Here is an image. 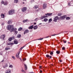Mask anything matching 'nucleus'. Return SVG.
Returning <instances> with one entry per match:
<instances>
[{"instance_id":"12","label":"nucleus","mask_w":73,"mask_h":73,"mask_svg":"<svg viewBox=\"0 0 73 73\" xmlns=\"http://www.w3.org/2000/svg\"><path fill=\"white\" fill-rule=\"evenodd\" d=\"M11 70L9 69L5 71V73H11Z\"/></svg>"},{"instance_id":"28","label":"nucleus","mask_w":73,"mask_h":73,"mask_svg":"<svg viewBox=\"0 0 73 73\" xmlns=\"http://www.w3.org/2000/svg\"><path fill=\"white\" fill-rule=\"evenodd\" d=\"M22 29H23V28H19L18 29V30L19 31H22Z\"/></svg>"},{"instance_id":"43","label":"nucleus","mask_w":73,"mask_h":73,"mask_svg":"<svg viewBox=\"0 0 73 73\" xmlns=\"http://www.w3.org/2000/svg\"><path fill=\"white\" fill-rule=\"evenodd\" d=\"M38 19V18H37L35 19L34 21H37V19Z\"/></svg>"},{"instance_id":"45","label":"nucleus","mask_w":73,"mask_h":73,"mask_svg":"<svg viewBox=\"0 0 73 73\" xmlns=\"http://www.w3.org/2000/svg\"><path fill=\"white\" fill-rule=\"evenodd\" d=\"M8 64H6L5 65V66L6 67H8Z\"/></svg>"},{"instance_id":"40","label":"nucleus","mask_w":73,"mask_h":73,"mask_svg":"<svg viewBox=\"0 0 73 73\" xmlns=\"http://www.w3.org/2000/svg\"><path fill=\"white\" fill-rule=\"evenodd\" d=\"M63 42L64 43H66V41H65L64 40H63Z\"/></svg>"},{"instance_id":"4","label":"nucleus","mask_w":73,"mask_h":73,"mask_svg":"<svg viewBox=\"0 0 73 73\" xmlns=\"http://www.w3.org/2000/svg\"><path fill=\"white\" fill-rule=\"evenodd\" d=\"M47 4L46 2H44L43 5V9H45L47 7Z\"/></svg>"},{"instance_id":"8","label":"nucleus","mask_w":73,"mask_h":73,"mask_svg":"<svg viewBox=\"0 0 73 73\" xmlns=\"http://www.w3.org/2000/svg\"><path fill=\"white\" fill-rule=\"evenodd\" d=\"M1 4H2L3 3L4 5H7V4H8V3H7V1L4 2V1H1Z\"/></svg>"},{"instance_id":"15","label":"nucleus","mask_w":73,"mask_h":73,"mask_svg":"<svg viewBox=\"0 0 73 73\" xmlns=\"http://www.w3.org/2000/svg\"><path fill=\"white\" fill-rule=\"evenodd\" d=\"M8 23L9 24H12V20H9L8 22Z\"/></svg>"},{"instance_id":"42","label":"nucleus","mask_w":73,"mask_h":73,"mask_svg":"<svg viewBox=\"0 0 73 73\" xmlns=\"http://www.w3.org/2000/svg\"><path fill=\"white\" fill-rule=\"evenodd\" d=\"M30 28H33V25H32L30 27Z\"/></svg>"},{"instance_id":"23","label":"nucleus","mask_w":73,"mask_h":73,"mask_svg":"<svg viewBox=\"0 0 73 73\" xmlns=\"http://www.w3.org/2000/svg\"><path fill=\"white\" fill-rule=\"evenodd\" d=\"M66 20H70V17H66Z\"/></svg>"},{"instance_id":"47","label":"nucleus","mask_w":73,"mask_h":73,"mask_svg":"<svg viewBox=\"0 0 73 73\" xmlns=\"http://www.w3.org/2000/svg\"><path fill=\"white\" fill-rule=\"evenodd\" d=\"M35 28H37V25H36L35 26Z\"/></svg>"},{"instance_id":"39","label":"nucleus","mask_w":73,"mask_h":73,"mask_svg":"<svg viewBox=\"0 0 73 73\" xmlns=\"http://www.w3.org/2000/svg\"><path fill=\"white\" fill-rule=\"evenodd\" d=\"M24 46L23 47H21L20 48V50H21V49H22L23 48H24Z\"/></svg>"},{"instance_id":"21","label":"nucleus","mask_w":73,"mask_h":73,"mask_svg":"<svg viewBox=\"0 0 73 73\" xmlns=\"http://www.w3.org/2000/svg\"><path fill=\"white\" fill-rule=\"evenodd\" d=\"M28 21V19L24 20L23 21V23H27Z\"/></svg>"},{"instance_id":"30","label":"nucleus","mask_w":73,"mask_h":73,"mask_svg":"<svg viewBox=\"0 0 73 73\" xmlns=\"http://www.w3.org/2000/svg\"><path fill=\"white\" fill-rule=\"evenodd\" d=\"M9 68H13V65H10L9 66Z\"/></svg>"},{"instance_id":"60","label":"nucleus","mask_w":73,"mask_h":73,"mask_svg":"<svg viewBox=\"0 0 73 73\" xmlns=\"http://www.w3.org/2000/svg\"><path fill=\"white\" fill-rule=\"evenodd\" d=\"M37 11H38V10H37Z\"/></svg>"},{"instance_id":"53","label":"nucleus","mask_w":73,"mask_h":73,"mask_svg":"<svg viewBox=\"0 0 73 73\" xmlns=\"http://www.w3.org/2000/svg\"><path fill=\"white\" fill-rule=\"evenodd\" d=\"M68 5H70V3H68Z\"/></svg>"},{"instance_id":"37","label":"nucleus","mask_w":73,"mask_h":73,"mask_svg":"<svg viewBox=\"0 0 73 73\" xmlns=\"http://www.w3.org/2000/svg\"><path fill=\"white\" fill-rule=\"evenodd\" d=\"M12 58H13V59H14V60H15V56H12Z\"/></svg>"},{"instance_id":"44","label":"nucleus","mask_w":73,"mask_h":73,"mask_svg":"<svg viewBox=\"0 0 73 73\" xmlns=\"http://www.w3.org/2000/svg\"><path fill=\"white\" fill-rule=\"evenodd\" d=\"M29 29H32L33 28H29Z\"/></svg>"},{"instance_id":"59","label":"nucleus","mask_w":73,"mask_h":73,"mask_svg":"<svg viewBox=\"0 0 73 73\" xmlns=\"http://www.w3.org/2000/svg\"><path fill=\"white\" fill-rule=\"evenodd\" d=\"M68 44H70V42H68Z\"/></svg>"},{"instance_id":"1","label":"nucleus","mask_w":73,"mask_h":73,"mask_svg":"<svg viewBox=\"0 0 73 73\" xmlns=\"http://www.w3.org/2000/svg\"><path fill=\"white\" fill-rule=\"evenodd\" d=\"M8 30L10 31V32H15V35H17V31H16L17 30V29H16L15 28H7Z\"/></svg>"},{"instance_id":"7","label":"nucleus","mask_w":73,"mask_h":73,"mask_svg":"<svg viewBox=\"0 0 73 73\" xmlns=\"http://www.w3.org/2000/svg\"><path fill=\"white\" fill-rule=\"evenodd\" d=\"M57 20H58V17H56L54 19L53 21H55V22H56Z\"/></svg>"},{"instance_id":"32","label":"nucleus","mask_w":73,"mask_h":73,"mask_svg":"<svg viewBox=\"0 0 73 73\" xmlns=\"http://www.w3.org/2000/svg\"><path fill=\"white\" fill-rule=\"evenodd\" d=\"M42 39H43V38H40L38 39L37 40H42Z\"/></svg>"},{"instance_id":"61","label":"nucleus","mask_w":73,"mask_h":73,"mask_svg":"<svg viewBox=\"0 0 73 73\" xmlns=\"http://www.w3.org/2000/svg\"><path fill=\"white\" fill-rule=\"evenodd\" d=\"M52 66H53V64H52Z\"/></svg>"},{"instance_id":"55","label":"nucleus","mask_w":73,"mask_h":73,"mask_svg":"<svg viewBox=\"0 0 73 73\" xmlns=\"http://www.w3.org/2000/svg\"><path fill=\"white\" fill-rule=\"evenodd\" d=\"M2 62H4V60H3L2 61Z\"/></svg>"},{"instance_id":"6","label":"nucleus","mask_w":73,"mask_h":73,"mask_svg":"<svg viewBox=\"0 0 73 73\" xmlns=\"http://www.w3.org/2000/svg\"><path fill=\"white\" fill-rule=\"evenodd\" d=\"M13 39H15V37L12 36L11 37L9 38L8 40L9 41H11V40H13Z\"/></svg>"},{"instance_id":"19","label":"nucleus","mask_w":73,"mask_h":73,"mask_svg":"<svg viewBox=\"0 0 73 73\" xmlns=\"http://www.w3.org/2000/svg\"><path fill=\"white\" fill-rule=\"evenodd\" d=\"M46 57H47L48 58V57H50V58H52V56H49V55L48 54H47L46 55Z\"/></svg>"},{"instance_id":"18","label":"nucleus","mask_w":73,"mask_h":73,"mask_svg":"<svg viewBox=\"0 0 73 73\" xmlns=\"http://www.w3.org/2000/svg\"><path fill=\"white\" fill-rule=\"evenodd\" d=\"M20 51H19V52L18 53V54H17L16 55V57H17V58H19V54H20Z\"/></svg>"},{"instance_id":"54","label":"nucleus","mask_w":73,"mask_h":73,"mask_svg":"<svg viewBox=\"0 0 73 73\" xmlns=\"http://www.w3.org/2000/svg\"><path fill=\"white\" fill-rule=\"evenodd\" d=\"M41 67H42L41 66H40L39 67V68H41Z\"/></svg>"},{"instance_id":"31","label":"nucleus","mask_w":73,"mask_h":73,"mask_svg":"<svg viewBox=\"0 0 73 73\" xmlns=\"http://www.w3.org/2000/svg\"><path fill=\"white\" fill-rule=\"evenodd\" d=\"M60 34V33L58 34H54L53 35H52L51 36H56V35H59V34Z\"/></svg>"},{"instance_id":"62","label":"nucleus","mask_w":73,"mask_h":73,"mask_svg":"<svg viewBox=\"0 0 73 73\" xmlns=\"http://www.w3.org/2000/svg\"><path fill=\"white\" fill-rule=\"evenodd\" d=\"M2 25H3V24H2Z\"/></svg>"},{"instance_id":"24","label":"nucleus","mask_w":73,"mask_h":73,"mask_svg":"<svg viewBox=\"0 0 73 73\" xmlns=\"http://www.w3.org/2000/svg\"><path fill=\"white\" fill-rule=\"evenodd\" d=\"M21 71L22 72V73H26L25 71V70H23V69H22V70H21Z\"/></svg>"},{"instance_id":"29","label":"nucleus","mask_w":73,"mask_h":73,"mask_svg":"<svg viewBox=\"0 0 73 73\" xmlns=\"http://www.w3.org/2000/svg\"><path fill=\"white\" fill-rule=\"evenodd\" d=\"M24 65L25 69V70H27V65L26 64H24Z\"/></svg>"},{"instance_id":"25","label":"nucleus","mask_w":73,"mask_h":73,"mask_svg":"<svg viewBox=\"0 0 73 73\" xmlns=\"http://www.w3.org/2000/svg\"><path fill=\"white\" fill-rule=\"evenodd\" d=\"M37 8H38V7L37 5L34 6V8L35 9H37Z\"/></svg>"},{"instance_id":"10","label":"nucleus","mask_w":73,"mask_h":73,"mask_svg":"<svg viewBox=\"0 0 73 73\" xmlns=\"http://www.w3.org/2000/svg\"><path fill=\"white\" fill-rule=\"evenodd\" d=\"M5 35H3L1 36L0 37L1 38H2L3 39H4L5 38Z\"/></svg>"},{"instance_id":"9","label":"nucleus","mask_w":73,"mask_h":73,"mask_svg":"<svg viewBox=\"0 0 73 73\" xmlns=\"http://www.w3.org/2000/svg\"><path fill=\"white\" fill-rule=\"evenodd\" d=\"M14 26L13 25H9L7 26V28H13Z\"/></svg>"},{"instance_id":"49","label":"nucleus","mask_w":73,"mask_h":73,"mask_svg":"<svg viewBox=\"0 0 73 73\" xmlns=\"http://www.w3.org/2000/svg\"><path fill=\"white\" fill-rule=\"evenodd\" d=\"M42 70H40V73H42Z\"/></svg>"},{"instance_id":"3","label":"nucleus","mask_w":73,"mask_h":73,"mask_svg":"<svg viewBox=\"0 0 73 73\" xmlns=\"http://www.w3.org/2000/svg\"><path fill=\"white\" fill-rule=\"evenodd\" d=\"M15 12V10H10L9 12V15H13L14 14Z\"/></svg>"},{"instance_id":"27","label":"nucleus","mask_w":73,"mask_h":73,"mask_svg":"<svg viewBox=\"0 0 73 73\" xmlns=\"http://www.w3.org/2000/svg\"><path fill=\"white\" fill-rule=\"evenodd\" d=\"M56 53L57 54H60V51H56Z\"/></svg>"},{"instance_id":"48","label":"nucleus","mask_w":73,"mask_h":73,"mask_svg":"<svg viewBox=\"0 0 73 73\" xmlns=\"http://www.w3.org/2000/svg\"><path fill=\"white\" fill-rule=\"evenodd\" d=\"M34 25H36V23H34Z\"/></svg>"},{"instance_id":"57","label":"nucleus","mask_w":73,"mask_h":73,"mask_svg":"<svg viewBox=\"0 0 73 73\" xmlns=\"http://www.w3.org/2000/svg\"><path fill=\"white\" fill-rule=\"evenodd\" d=\"M23 0V1H26V0Z\"/></svg>"},{"instance_id":"38","label":"nucleus","mask_w":73,"mask_h":73,"mask_svg":"<svg viewBox=\"0 0 73 73\" xmlns=\"http://www.w3.org/2000/svg\"><path fill=\"white\" fill-rule=\"evenodd\" d=\"M61 15H62V13H59L58 14V16H61Z\"/></svg>"},{"instance_id":"58","label":"nucleus","mask_w":73,"mask_h":73,"mask_svg":"<svg viewBox=\"0 0 73 73\" xmlns=\"http://www.w3.org/2000/svg\"><path fill=\"white\" fill-rule=\"evenodd\" d=\"M23 4H24V2H23Z\"/></svg>"},{"instance_id":"63","label":"nucleus","mask_w":73,"mask_h":73,"mask_svg":"<svg viewBox=\"0 0 73 73\" xmlns=\"http://www.w3.org/2000/svg\"><path fill=\"white\" fill-rule=\"evenodd\" d=\"M20 60H21V59H20Z\"/></svg>"},{"instance_id":"52","label":"nucleus","mask_w":73,"mask_h":73,"mask_svg":"<svg viewBox=\"0 0 73 73\" xmlns=\"http://www.w3.org/2000/svg\"><path fill=\"white\" fill-rule=\"evenodd\" d=\"M59 61L60 62H62V60H59Z\"/></svg>"},{"instance_id":"33","label":"nucleus","mask_w":73,"mask_h":73,"mask_svg":"<svg viewBox=\"0 0 73 73\" xmlns=\"http://www.w3.org/2000/svg\"><path fill=\"white\" fill-rule=\"evenodd\" d=\"M10 49V48H5V50H9Z\"/></svg>"},{"instance_id":"36","label":"nucleus","mask_w":73,"mask_h":73,"mask_svg":"<svg viewBox=\"0 0 73 73\" xmlns=\"http://www.w3.org/2000/svg\"><path fill=\"white\" fill-rule=\"evenodd\" d=\"M52 21V19H50L49 20V22H51V21Z\"/></svg>"},{"instance_id":"41","label":"nucleus","mask_w":73,"mask_h":73,"mask_svg":"<svg viewBox=\"0 0 73 73\" xmlns=\"http://www.w3.org/2000/svg\"><path fill=\"white\" fill-rule=\"evenodd\" d=\"M25 60H26V59L23 58V61H25Z\"/></svg>"},{"instance_id":"26","label":"nucleus","mask_w":73,"mask_h":73,"mask_svg":"<svg viewBox=\"0 0 73 73\" xmlns=\"http://www.w3.org/2000/svg\"><path fill=\"white\" fill-rule=\"evenodd\" d=\"M44 21H45V22H46L47 21H48V19L46 18H45L44 19Z\"/></svg>"},{"instance_id":"2","label":"nucleus","mask_w":73,"mask_h":73,"mask_svg":"<svg viewBox=\"0 0 73 73\" xmlns=\"http://www.w3.org/2000/svg\"><path fill=\"white\" fill-rule=\"evenodd\" d=\"M52 15V13L45 14V15H46V16L45 15L41 17V19H44V18H46V17H48H48Z\"/></svg>"},{"instance_id":"56","label":"nucleus","mask_w":73,"mask_h":73,"mask_svg":"<svg viewBox=\"0 0 73 73\" xmlns=\"http://www.w3.org/2000/svg\"><path fill=\"white\" fill-rule=\"evenodd\" d=\"M41 24H42V23H41L39 24V25H40Z\"/></svg>"},{"instance_id":"34","label":"nucleus","mask_w":73,"mask_h":73,"mask_svg":"<svg viewBox=\"0 0 73 73\" xmlns=\"http://www.w3.org/2000/svg\"><path fill=\"white\" fill-rule=\"evenodd\" d=\"M65 47H62V50H65Z\"/></svg>"},{"instance_id":"50","label":"nucleus","mask_w":73,"mask_h":73,"mask_svg":"<svg viewBox=\"0 0 73 73\" xmlns=\"http://www.w3.org/2000/svg\"><path fill=\"white\" fill-rule=\"evenodd\" d=\"M6 67L5 66H3V68H5Z\"/></svg>"},{"instance_id":"17","label":"nucleus","mask_w":73,"mask_h":73,"mask_svg":"<svg viewBox=\"0 0 73 73\" xmlns=\"http://www.w3.org/2000/svg\"><path fill=\"white\" fill-rule=\"evenodd\" d=\"M5 17V15L3 14H1V18H4Z\"/></svg>"},{"instance_id":"11","label":"nucleus","mask_w":73,"mask_h":73,"mask_svg":"<svg viewBox=\"0 0 73 73\" xmlns=\"http://www.w3.org/2000/svg\"><path fill=\"white\" fill-rule=\"evenodd\" d=\"M66 17V15H64L62 17H60V18L62 20H64V19H65V18Z\"/></svg>"},{"instance_id":"20","label":"nucleus","mask_w":73,"mask_h":73,"mask_svg":"<svg viewBox=\"0 0 73 73\" xmlns=\"http://www.w3.org/2000/svg\"><path fill=\"white\" fill-rule=\"evenodd\" d=\"M21 36L20 34H18L17 36V37L18 38H20Z\"/></svg>"},{"instance_id":"46","label":"nucleus","mask_w":73,"mask_h":73,"mask_svg":"<svg viewBox=\"0 0 73 73\" xmlns=\"http://www.w3.org/2000/svg\"><path fill=\"white\" fill-rule=\"evenodd\" d=\"M37 29V28H34V29Z\"/></svg>"},{"instance_id":"51","label":"nucleus","mask_w":73,"mask_h":73,"mask_svg":"<svg viewBox=\"0 0 73 73\" xmlns=\"http://www.w3.org/2000/svg\"><path fill=\"white\" fill-rule=\"evenodd\" d=\"M48 37H49V36H48L46 37V38H48Z\"/></svg>"},{"instance_id":"5","label":"nucleus","mask_w":73,"mask_h":73,"mask_svg":"<svg viewBox=\"0 0 73 73\" xmlns=\"http://www.w3.org/2000/svg\"><path fill=\"white\" fill-rule=\"evenodd\" d=\"M27 10V9L26 7H23L22 9V11L23 12H25L26 10Z\"/></svg>"},{"instance_id":"14","label":"nucleus","mask_w":73,"mask_h":73,"mask_svg":"<svg viewBox=\"0 0 73 73\" xmlns=\"http://www.w3.org/2000/svg\"><path fill=\"white\" fill-rule=\"evenodd\" d=\"M29 32V30H25V31H24V34H25L26 33H28Z\"/></svg>"},{"instance_id":"35","label":"nucleus","mask_w":73,"mask_h":73,"mask_svg":"<svg viewBox=\"0 0 73 73\" xmlns=\"http://www.w3.org/2000/svg\"><path fill=\"white\" fill-rule=\"evenodd\" d=\"M50 54L51 55H52V54H53V52H50Z\"/></svg>"},{"instance_id":"13","label":"nucleus","mask_w":73,"mask_h":73,"mask_svg":"<svg viewBox=\"0 0 73 73\" xmlns=\"http://www.w3.org/2000/svg\"><path fill=\"white\" fill-rule=\"evenodd\" d=\"M14 42L15 44H18V42L17 40L15 39L14 41Z\"/></svg>"},{"instance_id":"16","label":"nucleus","mask_w":73,"mask_h":73,"mask_svg":"<svg viewBox=\"0 0 73 73\" xmlns=\"http://www.w3.org/2000/svg\"><path fill=\"white\" fill-rule=\"evenodd\" d=\"M14 44L13 42H9L7 43V45H13Z\"/></svg>"},{"instance_id":"22","label":"nucleus","mask_w":73,"mask_h":73,"mask_svg":"<svg viewBox=\"0 0 73 73\" xmlns=\"http://www.w3.org/2000/svg\"><path fill=\"white\" fill-rule=\"evenodd\" d=\"M19 1H18V0H14V3H18V2Z\"/></svg>"}]
</instances>
